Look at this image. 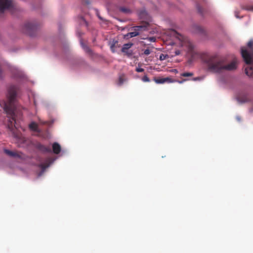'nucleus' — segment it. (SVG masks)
<instances>
[{"label": "nucleus", "instance_id": "f257e3e1", "mask_svg": "<svg viewBox=\"0 0 253 253\" xmlns=\"http://www.w3.org/2000/svg\"><path fill=\"white\" fill-rule=\"evenodd\" d=\"M18 90L19 87L17 85H10L7 89V100L4 104V110L9 116L8 127L11 130H13V127L17 128L15 124H16V102Z\"/></svg>", "mask_w": 253, "mask_h": 253}, {"label": "nucleus", "instance_id": "f03ea898", "mask_svg": "<svg viewBox=\"0 0 253 253\" xmlns=\"http://www.w3.org/2000/svg\"><path fill=\"white\" fill-rule=\"evenodd\" d=\"M204 61L208 71L214 73H221L225 71H232L237 68V62L233 60L228 64H225L224 60L217 55L206 57Z\"/></svg>", "mask_w": 253, "mask_h": 253}, {"label": "nucleus", "instance_id": "7ed1b4c3", "mask_svg": "<svg viewBox=\"0 0 253 253\" xmlns=\"http://www.w3.org/2000/svg\"><path fill=\"white\" fill-rule=\"evenodd\" d=\"M249 50L246 47L241 48V55L245 63L248 65L245 68L246 75L253 77V41H250L247 44Z\"/></svg>", "mask_w": 253, "mask_h": 253}, {"label": "nucleus", "instance_id": "20e7f679", "mask_svg": "<svg viewBox=\"0 0 253 253\" xmlns=\"http://www.w3.org/2000/svg\"><path fill=\"white\" fill-rule=\"evenodd\" d=\"M171 33L173 35V36H174L181 42V45L183 46L186 47L188 52H189L191 54H192L194 48L193 43L190 41H189V40L186 37H184L183 35L177 33L175 30H172L171 31Z\"/></svg>", "mask_w": 253, "mask_h": 253}, {"label": "nucleus", "instance_id": "39448f33", "mask_svg": "<svg viewBox=\"0 0 253 253\" xmlns=\"http://www.w3.org/2000/svg\"><path fill=\"white\" fill-rule=\"evenodd\" d=\"M148 26V23H146V25H140L133 27L134 32H129L125 35V38H132L139 35L140 32L145 31Z\"/></svg>", "mask_w": 253, "mask_h": 253}, {"label": "nucleus", "instance_id": "423d86ee", "mask_svg": "<svg viewBox=\"0 0 253 253\" xmlns=\"http://www.w3.org/2000/svg\"><path fill=\"white\" fill-rule=\"evenodd\" d=\"M37 28V25L34 23L27 22L24 24L22 28V31L30 36H32Z\"/></svg>", "mask_w": 253, "mask_h": 253}, {"label": "nucleus", "instance_id": "0eeeda50", "mask_svg": "<svg viewBox=\"0 0 253 253\" xmlns=\"http://www.w3.org/2000/svg\"><path fill=\"white\" fill-rule=\"evenodd\" d=\"M13 1H0V14L2 13L5 10H9L12 12L14 9Z\"/></svg>", "mask_w": 253, "mask_h": 253}, {"label": "nucleus", "instance_id": "6e6552de", "mask_svg": "<svg viewBox=\"0 0 253 253\" xmlns=\"http://www.w3.org/2000/svg\"><path fill=\"white\" fill-rule=\"evenodd\" d=\"M138 15L140 19L147 20L148 22H148L149 23V22H151V17L145 9H142L138 11ZM146 23L144 25H146Z\"/></svg>", "mask_w": 253, "mask_h": 253}, {"label": "nucleus", "instance_id": "1a4fd4ad", "mask_svg": "<svg viewBox=\"0 0 253 253\" xmlns=\"http://www.w3.org/2000/svg\"><path fill=\"white\" fill-rule=\"evenodd\" d=\"M153 81L157 84H163L165 83H170L176 82L175 80L171 79L170 78H157L154 77Z\"/></svg>", "mask_w": 253, "mask_h": 253}, {"label": "nucleus", "instance_id": "9d476101", "mask_svg": "<svg viewBox=\"0 0 253 253\" xmlns=\"http://www.w3.org/2000/svg\"><path fill=\"white\" fill-rule=\"evenodd\" d=\"M36 147L40 151L43 153H51V150L49 146H46L40 143H38L36 144Z\"/></svg>", "mask_w": 253, "mask_h": 253}, {"label": "nucleus", "instance_id": "9b49d317", "mask_svg": "<svg viewBox=\"0 0 253 253\" xmlns=\"http://www.w3.org/2000/svg\"><path fill=\"white\" fill-rule=\"evenodd\" d=\"M192 29V31L195 33L201 34H204L205 33V29L202 27L197 24L193 25Z\"/></svg>", "mask_w": 253, "mask_h": 253}, {"label": "nucleus", "instance_id": "f8f14e48", "mask_svg": "<svg viewBox=\"0 0 253 253\" xmlns=\"http://www.w3.org/2000/svg\"><path fill=\"white\" fill-rule=\"evenodd\" d=\"M52 149L54 153L58 154L61 151V146L57 142H54L52 144Z\"/></svg>", "mask_w": 253, "mask_h": 253}, {"label": "nucleus", "instance_id": "ddd939ff", "mask_svg": "<svg viewBox=\"0 0 253 253\" xmlns=\"http://www.w3.org/2000/svg\"><path fill=\"white\" fill-rule=\"evenodd\" d=\"M119 9L121 12L125 14H130L132 12L131 9L126 6H120Z\"/></svg>", "mask_w": 253, "mask_h": 253}, {"label": "nucleus", "instance_id": "4468645a", "mask_svg": "<svg viewBox=\"0 0 253 253\" xmlns=\"http://www.w3.org/2000/svg\"><path fill=\"white\" fill-rule=\"evenodd\" d=\"M4 153L7 154V155L12 157H19V155L18 154H17L16 152L10 151L9 150L4 149Z\"/></svg>", "mask_w": 253, "mask_h": 253}, {"label": "nucleus", "instance_id": "2eb2a0df", "mask_svg": "<svg viewBox=\"0 0 253 253\" xmlns=\"http://www.w3.org/2000/svg\"><path fill=\"white\" fill-rule=\"evenodd\" d=\"M133 45V43H127L125 44L122 48V51L124 53H126L127 50L129 49Z\"/></svg>", "mask_w": 253, "mask_h": 253}, {"label": "nucleus", "instance_id": "dca6fc26", "mask_svg": "<svg viewBox=\"0 0 253 253\" xmlns=\"http://www.w3.org/2000/svg\"><path fill=\"white\" fill-rule=\"evenodd\" d=\"M81 44L82 47L86 53L90 55L92 54V51L88 46L84 44L82 42H81Z\"/></svg>", "mask_w": 253, "mask_h": 253}, {"label": "nucleus", "instance_id": "f3484780", "mask_svg": "<svg viewBox=\"0 0 253 253\" xmlns=\"http://www.w3.org/2000/svg\"><path fill=\"white\" fill-rule=\"evenodd\" d=\"M29 127L32 130H34L35 131H38V129H37L38 126H37V124L34 122H32L29 125Z\"/></svg>", "mask_w": 253, "mask_h": 253}, {"label": "nucleus", "instance_id": "a211bd4d", "mask_svg": "<svg viewBox=\"0 0 253 253\" xmlns=\"http://www.w3.org/2000/svg\"><path fill=\"white\" fill-rule=\"evenodd\" d=\"M117 43H118V41H116V40H113L110 43V48H111V50L114 53L115 52V47L116 44H117Z\"/></svg>", "mask_w": 253, "mask_h": 253}, {"label": "nucleus", "instance_id": "6ab92c4d", "mask_svg": "<svg viewBox=\"0 0 253 253\" xmlns=\"http://www.w3.org/2000/svg\"><path fill=\"white\" fill-rule=\"evenodd\" d=\"M126 81L125 76L124 74H122L120 76L119 78V84L120 85L122 84L124 82Z\"/></svg>", "mask_w": 253, "mask_h": 253}, {"label": "nucleus", "instance_id": "aec40b11", "mask_svg": "<svg viewBox=\"0 0 253 253\" xmlns=\"http://www.w3.org/2000/svg\"><path fill=\"white\" fill-rule=\"evenodd\" d=\"M169 58V56L168 54H161L160 55L159 59L161 61H163Z\"/></svg>", "mask_w": 253, "mask_h": 253}, {"label": "nucleus", "instance_id": "412c9836", "mask_svg": "<svg viewBox=\"0 0 253 253\" xmlns=\"http://www.w3.org/2000/svg\"><path fill=\"white\" fill-rule=\"evenodd\" d=\"M193 75V74L192 73H189V72H185V73H183L181 74V76L184 77H191Z\"/></svg>", "mask_w": 253, "mask_h": 253}, {"label": "nucleus", "instance_id": "4be33fe9", "mask_svg": "<svg viewBox=\"0 0 253 253\" xmlns=\"http://www.w3.org/2000/svg\"><path fill=\"white\" fill-rule=\"evenodd\" d=\"M197 10H198V12L201 14H203V12H204V8L200 6V5H197Z\"/></svg>", "mask_w": 253, "mask_h": 253}, {"label": "nucleus", "instance_id": "5701e85b", "mask_svg": "<svg viewBox=\"0 0 253 253\" xmlns=\"http://www.w3.org/2000/svg\"><path fill=\"white\" fill-rule=\"evenodd\" d=\"M40 167L42 168V170H44L46 169L47 167H49V164H41L40 165Z\"/></svg>", "mask_w": 253, "mask_h": 253}, {"label": "nucleus", "instance_id": "b1692460", "mask_svg": "<svg viewBox=\"0 0 253 253\" xmlns=\"http://www.w3.org/2000/svg\"><path fill=\"white\" fill-rule=\"evenodd\" d=\"M142 81L144 82H149L150 81L147 75H145L142 77Z\"/></svg>", "mask_w": 253, "mask_h": 253}, {"label": "nucleus", "instance_id": "393cba45", "mask_svg": "<svg viewBox=\"0 0 253 253\" xmlns=\"http://www.w3.org/2000/svg\"><path fill=\"white\" fill-rule=\"evenodd\" d=\"M244 8L248 10L253 11V5L246 6H245Z\"/></svg>", "mask_w": 253, "mask_h": 253}, {"label": "nucleus", "instance_id": "a878e982", "mask_svg": "<svg viewBox=\"0 0 253 253\" xmlns=\"http://www.w3.org/2000/svg\"><path fill=\"white\" fill-rule=\"evenodd\" d=\"M148 40L151 42H155L156 41V38L152 37L147 38Z\"/></svg>", "mask_w": 253, "mask_h": 253}, {"label": "nucleus", "instance_id": "bb28decb", "mask_svg": "<svg viewBox=\"0 0 253 253\" xmlns=\"http://www.w3.org/2000/svg\"><path fill=\"white\" fill-rule=\"evenodd\" d=\"M135 70L137 72H142L144 71V69L141 68H136Z\"/></svg>", "mask_w": 253, "mask_h": 253}, {"label": "nucleus", "instance_id": "cd10ccee", "mask_svg": "<svg viewBox=\"0 0 253 253\" xmlns=\"http://www.w3.org/2000/svg\"><path fill=\"white\" fill-rule=\"evenodd\" d=\"M144 53L145 55H149L150 53V50L148 48L146 49L144 51Z\"/></svg>", "mask_w": 253, "mask_h": 253}, {"label": "nucleus", "instance_id": "c85d7f7f", "mask_svg": "<svg viewBox=\"0 0 253 253\" xmlns=\"http://www.w3.org/2000/svg\"><path fill=\"white\" fill-rule=\"evenodd\" d=\"M132 53V51H128L127 50V52H126V53H126V54H127L128 56H129L131 55Z\"/></svg>", "mask_w": 253, "mask_h": 253}, {"label": "nucleus", "instance_id": "c756f323", "mask_svg": "<svg viewBox=\"0 0 253 253\" xmlns=\"http://www.w3.org/2000/svg\"><path fill=\"white\" fill-rule=\"evenodd\" d=\"M187 79H183L182 81H178L177 82L179 84H182L183 82L186 81Z\"/></svg>", "mask_w": 253, "mask_h": 253}, {"label": "nucleus", "instance_id": "7c9ffc66", "mask_svg": "<svg viewBox=\"0 0 253 253\" xmlns=\"http://www.w3.org/2000/svg\"><path fill=\"white\" fill-rule=\"evenodd\" d=\"M172 72L177 73L178 72V71L176 69H173L172 70Z\"/></svg>", "mask_w": 253, "mask_h": 253}, {"label": "nucleus", "instance_id": "2f4dec72", "mask_svg": "<svg viewBox=\"0 0 253 253\" xmlns=\"http://www.w3.org/2000/svg\"><path fill=\"white\" fill-rule=\"evenodd\" d=\"M42 124L45 125V124H47V122H42Z\"/></svg>", "mask_w": 253, "mask_h": 253}, {"label": "nucleus", "instance_id": "473e14b6", "mask_svg": "<svg viewBox=\"0 0 253 253\" xmlns=\"http://www.w3.org/2000/svg\"><path fill=\"white\" fill-rule=\"evenodd\" d=\"M248 101V99H246L242 101V102H247Z\"/></svg>", "mask_w": 253, "mask_h": 253}, {"label": "nucleus", "instance_id": "72a5a7b5", "mask_svg": "<svg viewBox=\"0 0 253 253\" xmlns=\"http://www.w3.org/2000/svg\"><path fill=\"white\" fill-rule=\"evenodd\" d=\"M98 17H99V18L100 19H102V18H101L100 16H99V15H98Z\"/></svg>", "mask_w": 253, "mask_h": 253}, {"label": "nucleus", "instance_id": "f704fd0d", "mask_svg": "<svg viewBox=\"0 0 253 253\" xmlns=\"http://www.w3.org/2000/svg\"><path fill=\"white\" fill-rule=\"evenodd\" d=\"M197 80V78H194V79H193V80H194V81H196Z\"/></svg>", "mask_w": 253, "mask_h": 253}]
</instances>
